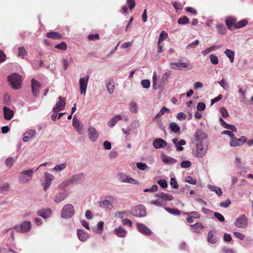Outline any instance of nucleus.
<instances>
[{
    "label": "nucleus",
    "mask_w": 253,
    "mask_h": 253,
    "mask_svg": "<svg viewBox=\"0 0 253 253\" xmlns=\"http://www.w3.org/2000/svg\"><path fill=\"white\" fill-rule=\"evenodd\" d=\"M234 224L238 228H245L248 225V219L244 214L242 215L235 220Z\"/></svg>",
    "instance_id": "7"
},
{
    "label": "nucleus",
    "mask_w": 253,
    "mask_h": 253,
    "mask_svg": "<svg viewBox=\"0 0 253 253\" xmlns=\"http://www.w3.org/2000/svg\"><path fill=\"white\" fill-rule=\"evenodd\" d=\"M103 222L99 221L97 224V228L96 229L95 232L98 234H100L103 230Z\"/></svg>",
    "instance_id": "58"
},
{
    "label": "nucleus",
    "mask_w": 253,
    "mask_h": 253,
    "mask_svg": "<svg viewBox=\"0 0 253 253\" xmlns=\"http://www.w3.org/2000/svg\"><path fill=\"white\" fill-rule=\"evenodd\" d=\"M132 212L133 216L137 217H144L146 214V209L142 205L136 206Z\"/></svg>",
    "instance_id": "9"
},
{
    "label": "nucleus",
    "mask_w": 253,
    "mask_h": 253,
    "mask_svg": "<svg viewBox=\"0 0 253 253\" xmlns=\"http://www.w3.org/2000/svg\"><path fill=\"white\" fill-rule=\"evenodd\" d=\"M89 80V76H86L79 79V89L81 94L85 95L86 91L87 86Z\"/></svg>",
    "instance_id": "5"
},
{
    "label": "nucleus",
    "mask_w": 253,
    "mask_h": 253,
    "mask_svg": "<svg viewBox=\"0 0 253 253\" xmlns=\"http://www.w3.org/2000/svg\"><path fill=\"white\" fill-rule=\"evenodd\" d=\"M208 241L211 244H214L216 242V239L213 231H210L208 234Z\"/></svg>",
    "instance_id": "37"
},
{
    "label": "nucleus",
    "mask_w": 253,
    "mask_h": 253,
    "mask_svg": "<svg viewBox=\"0 0 253 253\" xmlns=\"http://www.w3.org/2000/svg\"><path fill=\"white\" fill-rule=\"evenodd\" d=\"M136 167L139 169L141 170H145L148 168L147 165L141 162L137 163L136 164Z\"/></svg>",
    "instance_id": "56"
},
{
    "label": "nucleus",
    "mask_w": 253,
    "mask_h": 253,
    "mask_svg": "<svg viewBox=\"0 0 253 253\" xmlns=\"http://www.w3.org/2000/svg\"><path fill=\"white\" fill-rule=\"evenodd\" d=\"M169 128L174 133H178L180 131V127L175 122L171 123L169 125Z\"/></svg>",
    "instance_id": "39"
},
{
    "label": "nucleus",
    "mask_w": 253,
    "mask_h": 253,
    "mask_svg": "<svg viewBox=\"0 0 253 253\" xmlns=\"http://www.w3.org/2000/svg\"><path fill=\"white\" fill-rule=\"evenodd\" d=\"M36 134V130L34 129H31L27 130L24 133V136L22 138L23 141L26 142L28 141L31 138L34 136Z\"/></svg>",
    "instance_id": "21"
},
{
    "label": "nucleus",
    "mask_w": 253,
    "mask_h": 253,
    "mask_svg": "<svg viewBox=\"0 0 253 253\" xmlns=\"http://www.w3.org/2000/svg\"><path fill=\"white\" fill-rule=\"evenodd\" d=\"M221 251L224 253H236V252L234 250L227 247H223Z\"/></svg>",
    "instance_id": "64"
},
{
    "label": "nucleus",
    "mask_w": 253,
    "mask_h": 253,
    "mask_svg": "<svg viewBox=\"0 0 253 253\" xmlns=\"http://www.w3.org/2000/svg\"><path fill=\"white\" fill-rule=\"evenodd\" d=\"M216 28L218 34L224 35L226 33L227 30L223 24L217 23L216 25Z\"/></svg>",
    "instance_id": "34"
},
{
    "label": "nucleus",
    "mask_w": 253,
    "mask_h": 253,
    "mask_svg": "<svg viewBox=\"0 0 253 253\" xmlns=\"http://www.w3.org/2000/svg\"><path fill=\"white\" fill-rule=\"evenodd\" d=\"M137 228L138 231L145 235H150L152 233L151 231L144 224L136 223Z\"/></svg>",
    "instance_id": "19"
},
{
    "label": "nucleus",
    "mask_w": 253,
    "mask_h": 253,
    "mask_svg": "<svg viewBox=\"0 0 253 253\" xmlns=\"http://www.w3.org/2000/svg\"><path fill=\"white\" fill-rule=\"evenodd\" d=\"M18 56L24 57L27 54V51L26 50L24 46H21L18 48Z\"/></svg>",
    "instance_id": "51"
},
{
    "label": "nucleus",
    "mask_w": 253,
    "mask_h": 253,
    "mask_svg": "<svg viewBox=\"0 0 253 253\" xmlns=\"http://www.w3.org/2000/svg\"><path fill=\"white\" fill-rule=\"evenodd\" d=\"M14 163V159L12 157L7 158L5 161V165L8 167H11Z\"/></svg>",
    "instance_id": "52"
},
{
    "label": "nucleus",
    "mask_w": 253,
    "mask_h": 253,
    "mask_svg": "<svg viewBox=\"0 0 253 253\" xmlns=\"http://www.w3.org/2000/svg\"><path fill=\"white\" fill-rule=\"evenodd\" d=\"M31 228V223L30 221H25L20 226L15 225L13 229L17 232H28Z\"/></svg>",
    "instance_id": "6"
},
{
    "label": "nucleus",
    "mask_w": 253,
    "mask_h": 253,
    "mask_svg": "<svg viewBox=\"0 0 253 253\" xmlns=\"http://www.w3.org/2000/svg\"><path fill=\"white\" fill-rule=\"evenodd\" d=\"M67 164L66 163H63L59 165H57L53 168L52 171L60 172L64 170L67 168Z\"/></svg>",
    "instance_id": "33"
},
{
    "label": "nucleus",
    "mask_w": 253,
    "mask_h": 253,
    "mask_svg": "<svg viewBox=\"0 0 253 253\" xmlns=\"http://www.w3.org/2000/svg\"><path fill=\"white\" fill-rule=\"evenodd\" d=\"M178 23L179 24H186L189 23V20L188 17L186 16H183L180 17L178 20Z\"/></svg>",
    "instance_id": "49"
},
{
    "label": "nucleus",
    "mask_w": 253,
    "mask_h": 253,
    "mask_svg": "<svg viewBox=\"0 0 253 253\" xmlns=\"http://www.w3.org/2000/svg\"><path fill=\"white\" fill-rule=\"evenodd\" d=\"M208 136L207 134L205 133L201 129L197 130L194 134L195 139H191V142L196 143V142H203L202 141L207 139Z\"/></svg>",
    "instance_id": "10"
},
{
    "label": "nucleus",
    "mask_w": 253,
    "mask_h": 253,
    "mask_svg": "<svg viewBox=\"0 0 253 253\" xmlns=\"http://www.w3.org/2000/svg\"><path fill=\"white\" fill-rule=\"evenodd\" d=\"M170 184L172 188H175V189H177L179 187V185H178L175 178L174 177H171L170 178Z\"/></svg>",
    "instance_id": "55"
},
{
    "label": "nucleus",
    "mask_w": 253,
    "mask_h": 253,
    "mask_svg": "<svg viewBox=\"0 0 253 253\" xmlns=\"http://www.w3.org/2000/svg\"><path fill=\"white\" fill-rule=\"evenodd\" d=\"M55 48L62 50H66L67 49V45L65 42H62L55 45Z\"/></svg>",
    "instance_id": "54"
},
{
    "label": "nucleus",
    "mask_w": 253,
    "mask_h": 253,
    "mask_svg": "<svg viewBox=\"0 0 253 253\" xmlns=\"http://www.w3.org/2000/svg\"><path fill=\"white\" fill-rule=\"evenodd\" d=\"M46 37L54 40L60 39L61 38V35L56 32H48L46 34Z\"/></svg>",
    "instance_id": "36"
},
{
    "label": "nucleus",
    "mask_w": 253,
    "mask_h": 253,
    "mask_svg": "<svg viewBox=\"0 0 253 253\" xmlns=\"http://www.w3.org/2000/svg\"><path fill=\"white\" fill-rule=\"evenodd\" d=\"M44 176H45V180H44L45 182H49L50 183H51V181L54 178V176L52 174H51L49 173H48L47 172L44 173Z\"/></svg>",
    "instance_id": "48"
},
{
    "label": "nucleus",
    "mask_w": 253,
    "mask_h": 253,
    "mask_svg": "<svg viewBox=\"0 0 253 253\" xmlns=\"http://www.w3.org/2000/svg\"><path fill=\"white\" fill-rule=\"evenodd\" d=\"M73 126L75 128L76 131L79 134H83L84 128L83 125H81L80 121L74 116L73 119Z\"/></svg>",
    "instance_id": "17"
},
{
    "label": "nucleus",
    "mask_w": 253,
    "mask_h": 253,
    "mask_svg": "<svg viewBox=\"0 0 253 253\" xmlns=\"http://www.w3.org/2000/svg\"><path fill=\"white\" fill-rule=\"evenodd\" d=\"M236 18L233 16L227 17L225 21L227 28L230 31L236 29L235 25L236 24Z\"/></svg>",
    "instance_id": "14"
},
{
    "label": "nucleus",
    "mask_w": 253,
    "mask_h": 253,
    "mask_svg": "<svg viewBox=\"0 0 253 253\" xmlns=\"http://www.w3.org/2000/svg\"><path fill=\"white\" fill-rule=\"evenodd\" d=\"M218 83L224 90L229 89V84L227 82H226L224 79H222L220 81L218 82Z\"/></svg>",
    "instance_id": "47"
},
{
    "label": "nucleus",
    "mask_w": 253,
    "mask_h": 253,
    "mask_svg": "<svg viewBox=\"0 0 253 253\" xmlns=\"http://www.w3.org/2000/svg\"><path fill=\"white\" fill-rule=\"evenodd\" d=\"M74 207L71 204H67L64 205L61 211V217L64 219L71 218L75 214Z\"/></svg>",
    "instance_id": "3"
},
{
    "label": "nucleus",
    "mask_w": 253,
    "mask_h": 253,
    "mask_svg": "<svg viewBox=\"0 0 253 253\" xmlns=\"http://www.w3.org/2000/svg\"><path fill=\"white\" fill-rule=\"evenodd\" d=\"M114 232L119 237H125L126 234V231L121 226L115 229Z\"/></svg>",
    "instance_id": "26"
},
{
    "label": "nucleus",
    "mask_w": 253,
    "mask_h": 253,
    "mask_svg": "<svg viewBox=\"0 0 253 253\" xmlns=\"http://www.w3.org/2000/svg\"><path fill=\"white\" fill-rule=\"evenodd\" d=\"M208 187L211 191H214L218 196H221L222 195L223 193L220 187L210 184L208 185Z\"/></svg>",
    "instance_id": "32"
},
{
    "label": "nucleus",
    "mask_w": 253,
    "mask_h": 253,
    "mask_svg": "<svg viewBox=\"0 0 253 253\" xmlns=\"http://www.w3.org/2000/svg\"><path fill=\"white\" fill-rule=\"evenodd\" d=\"M168 34L166 33L164 31L161 32L159 35L158 42H161L163 41L165 39L168 38Z\"/></svg>",
    "instance_id": "53"
},
{
    "label": "nucleus",
    "mask_w": 253,
    "mask_h": 253,
    "mask_svg": "<svg viewBox=\"0 0 253 253\" xmlns=\"http://www.w3.org/2000/svg\"><path fill=\"white\" fill-rule=\"evenodd\" d=\"M191 166V163L189 161H182L180 164V166L182 168H188Z\"/></svg>",
    "instance_id": "59"
},
{
    "label": "nucleus",
    "mask_w": 253,
    "mask_h": 253,
    "mask_svg": "<svg viewBox=\"0 0 253 253\" xmlns=\"http://www.w3.org/2000/svg\"><path fill=\"white\" fill-rule=\"evenodd\" d=\"M4 118L6 120H11L14 115V112L7 107L3 108Z\"/></svg>",
    "instance_id": "24"
},
{
    "label": "nucleus",
    "mask_w": 253,
    "mask_h": 253,
    "mask_svg": "<svg viewBox=\"0 0 253 253\" xmlns=\"http://www.w3.org/2000/svg\"><path fill=\"white\" fill-rule=\"evenodd\" d=\"M128 212L126 211H120L116 212L115 213V216L116 217H118L122 219H124V218L128 216Z\"/></svg>",
    "instance_id": "40"
},
{
    "label": "nucleus",
    "mask_w": 253,
    "mask_h": 253,
    "mask_svg": "<svg viewBox=\"0 0 253 253\" xmlns=\"http://www.w3.org/2000/svg\"><path fill=\"white\" fill-rule=\"evenodd\" d=\"M199 43V40H197L194 42H191L189 44H188L187 46V48L188 49L195 48H196Z\"/></svg>",
    "instance_id": "61"
},
{
    "label": "nucleus",
    "mask_w": 253,
    "mask_h": 253,
    "mask_svg": "<svg viewBox=\"0 0 253 253\" xmlns=\"http://www.w3.org/2000/svg\"><path fill=\"white\" fill-rule=\"evenodd\" d=\"M8 81L13 88L17 89L21 87V77L17 73L9 75L8 77Z\"/></svg>",
    "instance_id": "4"
},
{
    "label": "nucleus",
    "mask_w": 253,
    "mask_h": 253,
    "mask_svg": "<svg viewBox=\"0 0 253 253\" xmlns=\"http://www.w3.org/2000/svg\"><path fill=\"white\" fill-rule=\"evenodd\" d=\"M165 210L168 212L169 213L173 214L179 215L180 214V212L179 210L175 209H170L169 208L165 207Z\"/></svg>",
    "instance_id": "44"
},
{
    "label": "nucleus",
    "mask_w": 253,
    "mask_h": 253,
    "mask_svg": "<svg viewBox=\"0 0 253 253\" xmlns=\"http://www.w3.org/2000/svg\"><path fill=\"white\" fill-rule=\"evenodd\" d=\"M87 132L89 140L93 142H95L99 136V133L96 129L93 127L90 126Z\"/></svg>",
    "instance_id": "13"
},
{
    "label": "nucleus",
    "mask_w": 253,
    "mask_h": 253,
    "mask_svg": "<svg viewBox=\"0 0 253 253\" xmlns=\"http://www.w3.org/2000/svg\"><path fill=\"white\" fill-rule=\"evenodd\" d=\"M191 147L194 156L197 158H203L206 154L207 148H204L203 142H191Z\"/></svg>",
    "instance_id": "2"
},
{
    "label": "nucleus",
    "mask_w": 253,
    "mask_h": 253,
    "mask_svg": "<svg viewBox=\"0 0 253 253\" xmlns=\"http://www.w3.org/2000/svg\"><path fill=\"white\" fill-rule=\"evenodd\" d=\"M158 184L162 188H165L168 187V183L166 180L160 179L157 181Z\"/></svg>",
    "instance_id": "62"
},
{
    "label": "nucleus",
    "mask_w": 253,
    "mask_h": 253,
    "mask_svg": "<svg viewBox=\"0 0 253 253\" xmlns=\"http://www.w3.org/2000/svg\"><path fill=\"white\" fill-rule=\"evenodd\" d=\"M220 47H221L220 45H213L211 46V47L207 48L206 49L203 50L202 51V54L204 56H206L209 53H210V52H212V51L215 50L217 49H218Z\"/></svg>",
    "instance_id": "30"
},
{
    "label": "nucleus",
    "mask_w": 253,
    "mask_h": 253,
    "mask_svg": "<svg viewBox=\"0 0 253 253\" xmlns=\"http://www.w3.org/2000/svg\"><path fill=\"white\" fill-rule=\"evenodd\" d=\"M165 112L169 113L170 110L166 107H163L159 112L155 116L154 119H156L162 115H163Z\"/></svg>",
    "instance_id": "43"
},
{
    "label": "nucleus",
    "mask_w": 253,
    "mask_h": 253,
    "mask_svg": "<svg viewBox=\"0 0 253 253\" xmlns=\"http://www.w3.org/2000/svg\"><path fill=\"white\" fill-rule=\"evenodd\" d=\"M35 171L34 169H29L21 171L18 177L19 182L21 184H26L30 182Z\"/></svg>",
    "instance_id": "1"
},
{
    "label": "nucleus",
    "mask_w": 253,
    "mask_h": 253,
    "mask_svg": "<svg viewBox=\"0 0 253 253\" xmlns=\"http://www.w3.org/2000/svg\"><path fill=\"white\" fill-rule=\"evenodd\" d=\"M230 145L231 147H237L239 146H241V142L240 139L237 138L234 136L231 138L230 141Z\"/></svg>",
    "instance_id": "38"
},
{
    "label": "nucleus",
    "mask_w": 253,
    "mask_h": 253,
    "mask_svg": "<svg viewBox=\"0 0 253 253\" xmlns=\"http://www.w3.org/2000/svg\"><path fill=\"white\" fill-rule=\"evenodd\" d=\"M171 72L170 71H169L163 74L161 79V83L162 84H163L166 83L168 79L171 75Z\"/></svg>",
    "instance_id": "41"
},
{
    "label": "nucleus",
    "mask_w": 253,
    "mask_h": 253,
    "mask_svg": "<svg viewBox=\"0 0 253 253\" xmlns=\"http://www.w3.org/2000/svg\"><path fill=\"white\" fill-rule=\"evenodd\" d=\"M128 117L124 114L115 116L112 118V126H115L119 121L122 120L127 121Z\"/></svg>",
    "instance_id": "25"
},
{
    "label": "nucleus",
    "mask_w": 253,
    "mask_h": 253,
    "mask_svg": "<svg viewBox=\"0 0 253 253\" xmlns=\"http://www.w3.org/2000/svg\"><path fill=\"white\" fill-rule=\"evenodd\" d=\"M84 178V174L82 172L78 173L77 174H75L73 175L70 178H69V180L72 184H77L81 183Z\"/></svg>",
    "instance_id": "12"
},
{
    "label": "nucleus",
    "mask_w": 253,
    "mask_h": 253,
    "mask_svg": "<svg viewBox=\"0 0 253 253\" xmlns=\"http://www.w3.org/2000/svg\"><path fill=\"white\" fill-rule=\"evenodd\" d=\"M224 53L226 56L229 58L230 62L232 63L234 61L235 52L233 50L229 49H226Z\"/></svg>",
    "instance_id": "31"
},
{
    "label": "nucleus",
    "mask_w": 253,
    "mask_h": 253,
    "mask_svg": "<svg viewBox=\"0 0 253 253\" xmlns=\"http://www.w3.org/2000/svg\"><path fill=\"white\" fill-rule=\"evenodd\" d=\"M110 201L107 200L102 201L100 202V206L103 208H108L110 206Z\"/></svg>",
    "instance_id": "60"
},
{
    "label": "nucleus",
    "mask_w": 253,
    "mask_h": 253,
    "mask_svg": "<svg viewBox=\"0 0 253 253\" xmlns=\"http://www.w3.org/2000/svg\"><path fill=\"white\" fill-rule=\"evenodd\" d=\"M167 145V142L162 138H156L153 142V147L157 149L164 148Z\"/></svg>",
    "instance_id": "18"
},
{
    "label": "nucleus",
    "mask_w": 253,
    "mask_h": 253,
    "mask_svg": "<svg viewBox=\"0 0 253 253\" xmlns=\"http://www.w3.org/2000/svg\"><path fill=\"white\" fill-rule=\"evenodd\" d=\"M248 22L247 19H243L239 21L238 22H236V24L235 25V29H238L244 27L247 25Z\"/></svg>",
    "instance_id": "42"
},
{
    "label": "nucleus",
    "mask_w": 253,
    "mask_h": 253,
    "mask_svg": "<svg viewBox=\"0 0 253 253\" xmlns=\"http://www.w3.org/2000/svg\"><path fill=\"white\" fill-rule=\"evenodd\" d=\"M185 181L189 184L195 185L196 184V179L193 178L191 176H187L185 179Z\"/></svg>",
    "instance_id": "63"
},
{
    "label": "nucleus",
    "mask_w": 253,
    "mask_h": 253,
    "mask_svg": "<svg viewBox=\"0 0 253 253\" xmlns=\"http://www.w3.org/2000/svg\"><path fill=\"white\" fill-rule=\"evenodd\" d=\"M162 159L164 163L168 165H174L177 162L176 160L164 154L162 155Z\"/></svg>",
    "instance_id": "27"
},
{
    "label": "nucleus",
    "mask_w": 253,
    "mask_h": 253,
    "mask_svg": "<svg viewBox=\"0 0 253 253\" xmlns=\"http://www.w3.org/2000/svg\"><path fill=\"white\" fill-rule=\"evenodd\" d=\"M41 85V84L36 81V80L33 79L31 81V87H32V91L33 95L35 96H37L39 93L40 91V87Z\"/></svg>",
    "instance_id": "15"
},
{
    "label": "nucleus",
    "mask_w": 253,
    "mask_h": 253,
    "mask_svg": "<svg viewBox=\"0 0 253 253\" xmlns=\"http://www.w3.org/2000/svg\"><path fill=\"white\" fill-rule=\"evenodd\" d=\"M172 141L174 144L175 148L177 151H182L183 150V147L182 146L186 144V141L184 139H180L177 137L172 139Z\"/></svg>",
    "instance_id": "16"
},
{
    "label": "nucleus",
    "mask_w": 253,
    "mask_h": 253,
    "mask_svg": "<svg viewBox=\"0 0 253 253\" xmlns=\"http://www.w3.org/2000/svg\"><path fill=\"white\" fill-rule=\"evenodd\" d=\"M155 197L159 198L163 203L164 201H171L173 199V197L169 194L164 193H159L155 195Z\"/></svg>",
    "instance_id": "20"
},
{
    "label": "nucleus",
    "mask_w": 253,
    "mask_h": 253,
    "mask_svg": "<svg viewBox=\"0 0 253 253\" xmlns=\"http://www.w3.org/2000/svg\"><path fill=\"white\" fill-rule=\"evenodd\" d=\"M72 185L69 179H66L62 181L59 185V187L61 189H65L68 186Z\"/></svg>",
    "instance_id": "45"
},
{
    "label": "nucleus",
    "mask_w": 253,
    "mask_h": 253,
    "mask_svg": "<svg viewBox=\"0 0 253 253\" xmlns=\"http://www.w3.org/2000/svg\"><path fill=\"white\" fill-rule=\"evenodd\" d=\"M141 84L144 88H148L150 86V82L148 80H143L141 81Z\"/></svg>",
    "instance_id": "57"
},
{
    "label": "nucleus",
    "mask_w": 253,
    "mask_h": 253,
    "mask_svg": "<svg viewBox=\"0 0 253 253\" xmlns=\"http://www.w3.org/2000/svg\"><path fill=\"white\" fill-rule=\"evenodd\" d=\"M170 67L174 70H182L183 69L187 68L189 70L192 69V66L188 63L182 62H170Z\"/></svg>",
    "instance_id": "8"
},
{
    "label": "nucleus",
    "mask_w": 253,
    "mask_h": 253,
    "mask_svg": "<svg viewBox=\"0 0 253 253\" xmlns=\"http://www.w3.org/2000/svg\"><path fill=\"white\" fill-rule=\"evenodd\" d=\"M77 234L78 239L82 242L86 241L89 238V235L82 229H77Z\"/></svg>",
    "instance_id": "22"
},
{
    "label": "nucleus",
    "mask_w": 253,
    "mask_h": 253,
    "mask_svg": "<svg viewBox=\"0 0 253 253\" xmlns=\"http://www.w3.org/2000/svg\"><path fill=\"white\" fill-rule=\"evenodd\" d=\"M59 101L56 103L55 106L53 108L52 111L54 113L63 110L66 105V101L64 97L60 96L58 98Z\"/></svg>",
    "instance_id": "11"
},
{
    "label": "nucleus",
    "mask_w": 253,
    "mask_h": 253,
    "mask_svg": "<svg viewBox=\"0 0 253 253\" xmlns=\"http://www.w3.org/2000/svg\"><path fill=\"white\" fill-rule=\"evenodd\" d=\"M129 110L132 113L136 114L138 112V105L135 101H131L129 104Z\"/></svg>",
    "instance_id": "29"
},
{
    "label": "nucleus",
    "mask_w": 253,
    "mask_h": 253,
    "mask_svg": "<svg viewBox=\"0 0 253 253\" xmlns=\"http://www.w3.org/2000/svg\"><path fill=\"white\" fill-rule=\"evenodd\" d=\"M210 59L211 62L213 65H216L218 63V58L217 56L214 54H211L210 55Z\"/></svg>",
    "instance_id": "50"
},
{
    "label": "nucleus",
    "mask_w": 253,
    "mask_h": 253,
    "mask_svg": "<svg viewBox=\"0 0 253 253\" xmlns=\"http://www.w3.org/2000/svg\"><path fill=\"white\" fill-rule=\"evenodd\" d=\"M51 212L50 209L47 208L38 211L37 214L44 219H47L51 215Z\"/></svg>",
    "instance_id": "23"
},
{
    "label": "nucleus",
    "mask_w": 253,
    "mask_h": 253,
    "mask_svg": "<svg viewBox=\"0 0 253 253\" xmlns=\"http://www.w3.org/2000/svg\"><path fill=\"white\" fill-rule=\"evenodd\" d=\"M190 226L192 228L193 231L196 233L200 232V231L204 227L203 224L200 222L196 223L194 225H191Z\"/></svg>",
    "instance_id": "35"
},
{
    "label": "nucleus",
    "mask_w": 253,
    "mask_h": 253,
    "mask_svg": "<svg viewBox=\"0 0 253 253\" xmlns=\"http://www.w3.org/2000/svg\"><path fill=\"white\" fill-rule=\"evenodd\" d=\"M123 182L125 183H128L133 184H138V182L134 179L130 178L128 176H126L125 178L123 179Z\"/></svg>",
    "instance_id": "46"
},
{
    "label": "nucleus",
    "mask_w": 253,
    "mask_h": 253,
    "mask_svg": "<svg viewBox=\"0 0 253 253\" xmlns=\"http://www.w3.org/2000/svg\"><path fill=\"white\" fill-rule=\"evenodd\" d=\"M68 195L65 192H60L54 197V201L57 203H59L66 199Z\"/></svg>",
    "instance_id": "28"
}]
</instances>
